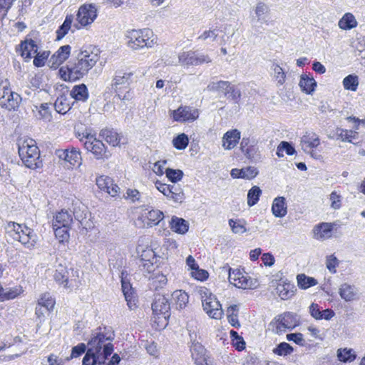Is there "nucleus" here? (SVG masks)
I'll return each instance as SVG.
<instances>
[{
	"instance_id": "nucleus-1",
	"label": "nucleus",
	"mask_w": 365,
	"mask_h": 365,
	"mask_svg": "<svg viewBox=\"0 0 365 365\" xmlns=\"http://www.w3.org/2000/svg\"><path fill=\"white\" fill-rule=\"evenodd\" d=\"M113 339L114 334L106 328H98L93 331L88 342L83 365H105L108 357L113 351Z\"/></svg>"
},
{
	"instance_id": "nucleus-2",
	"label": "nucleus",
	"mask_w": 365,
	"mask_h": 365,
	"mask_svg": "<svg viewBox=\"0 0 365 365\" xmlns=\"http://www.w3.org/2000/svg\"><path fill=\"white\" fill-rule=\"evenodd\" d=\"M99 60V50L96 48L82 49L74 62L61 67L59 76L64 81H74L83 78Z\"/></svg>"
},
{
	"instance_id": "nucleus-3",
	"label": "nucleus",
	"mask_w": 365,
	"mask_h": 365,
	"mask_svg": "<svg viewBox=\"0 0 365 365\" xmlns=\"http://www.w3.org/2000/svg\"><path fill=\"white\" fill-rule=\"evenodd\" d=\"M19 155L24 164L29 168L36 169L41 166L40 150L32 138H21L18 141Z\"/></svg>"
},
{
	"instance_id": "nucleus-4",
	"label": "nucleus",
	"mask_w": 365,
	"mask_h": 365,
	"mask_svg": "<svg viewBox=\"0 0 365 365\" xmlns=\"http://www.w3.org/2000/svg\"><path fill=\"white\" fill-rule=\"evenodd\" d=\"M6 230L9 236L29 250L33 249L38 241V237L34 231L25 225L9 222Z\"/></svg>"
},
{
	"instance_id": "nucleus-5",
	"label": "nucleus",
	"mask_w": 365,
	"mask_h": 365,
	"mask_svg": "<svg viewBox=\"0 0 365 365\" xmlns=\"http://www.w3.org/2000/svg\"><path fill=\"white\" fill-rule=\"evenodd\" d=\"M133 76L131 72L118 71L112 80L111 89L115 93V98L123 101H130L133 98V93L129 88L130 78Z\"/></svg>"
},
{
	"instance_id": "nucleus-6",
	"label": "nucleus",
	"mask_w": 365,
	"mask_h": 365,
	"mask_svg": "<svg viewBox=\"0 0 365 365\" xmlns=\"http://www.w3.org/2000/svg\"><path fill=\"white\" fill-rule=\"evenodd\" d=\"M196 292L200 297L203 309L207 315L212 319H220L223 315V310L215 295L205 287H197Z\"/></svg>"
},
{
	"instance_id": "nucleus-7",
	"label": "nucleus",
	"mask_w": 365,
	"mask_h": 365,
	"mask_svg": "<svg viewBox=\"0 0 365 365\" xmlns=\"http://www.w3.org/2000/svg\"><path fill=\"white\" fill-rule=\"evenodd\" d=\"M128 44L133 50L151 48L157 43L153 31L148 29L132 30L128 32Z\"/></svg>"
},
{
	"instance_id": "nucleus-8",
	"label": "nucleus",
	"mask_w": 365,
	"mask_h": 365,
	"mask_svg": "<svg viewBox=\"0 0 365 365\" xmlns=\"http://www.w3.org/2000/svg\"><path fill=\"white\" fill-rule=\"evenodd\" d=\"M79 139L83 143L86 150L91 152L96 160L105 161L111 157L110 151L101 140L97 139L94 135L83 133L82 137Z\"/></svg>"
},
{
	"instance_id": "nucleus-9",
	"label": "nucleus",
	"mask_w": 365,
	"mask_h": 365,
	"mask_svg": "<svg viewBox=\"0 0 365 365\" xmlns=\"http://www.w3.org/2000/svg\"><path fill=\"white\" fill-rule=\"evenodd\" d=\"M223 269L228 272L230 284L240 289H254L257 287V281L251 278L247 273L239 269H232L230 267H224Z\"/></svg>"
},
{
	"instance_id": "nucleus-10",
	"label": "nucleus",
	"mask_w": 365,
	"mask_h": 365,
	"mask_svg": "<svg viewBox=\"0 0 365 365\" xmlns=\"http://www.w3.org/2000/svg\"><path fill=\"white\" fill-rule=\"evenodd\" d=\"M21 101V96L9 88L7 81L0 83V106L9 110H16Z\"/></svg>"
},
{
	"instance_id": "nucleus-11",
	"label": "nucleus",
	"mask_w": 365,
	"mask_h": 365,
	"mask_svg": "<svg viewBox=\"0 0 365 365\" xmlns=\"http://www.w3.org/2000/svg\"><path fill=\"white\" fill-rule=\"evenodd\" d=\"M97 17V9L94 4H83L78 9L76 14L77 24L73 26L76 29H80L91 24Z\"/></svg>"
},
{
	"instance_id": "nucleus-12",
	"label": "nucleus",
	"mask_w": 365,
	"mask_h": 365,
	"mask_svg": "<svg viewBox=\"0 0 365 365\" xmlns=\"http://www.w3.org/2000/svg\"><path fill=\"white\" fill-rule=\"evenodd\" d=\"M270 325L272 326L273 331L281 334L294 329L297 326V321L292 313L284 312L276 317Z\"/></svg>"
},
{
	"instance_id": "nucleus-13",
	"label": "nucleus",
	"mask_w": 365,
	"mask_h": 365,
	"mask_svg": "<svg viewBox=\"0 0 365 365\" xmlns=\"http://www.w3.org/2000/svg\"><path fill=\"white\" fill-rule=\"evenodd\" d=\"M178 61L183 66H199L211 62V58L208 55L197 51H187L179 53Z\"/></svg>"
},
{
	"instance_id": "nucleus-14",
	"label": "nucleus",
	"mask_w": 365,
	"mask_h": 365,
	"mask_svg": "<svg viewBox=\"0 0 365 365\" xmlns=\"http://www.w3.org/2000/svg\"><path fill=\"white\" fill-rule=\"evenodd\" d=\"M155 187L168 199L175 202L181 203L185 200V194L179 185H167L160 181H156Z\"/></svg>"
},
{
	"instance_id": "nucleus-15",
	"label": "nucleus",
	"mask_w": 365,
	"mask_h": 365,
	"mask_svg": "<svg viewBox=\"0 0 365 365\" xmlns=\"http://www.w3.org/2000/svg\"><path fill=\"white\" fill-rule=\"evenodd\" d=\"M199 116V112L197 108L189 106H181L173 113V119L175 121H193Z\"/></svg>"
},
{
	"instance_id": "nucleus-16",
	"label": "nucleus",
	"mask_w": 365,
	"mask_h": 365,
	"mask_svg": "<svg viewBox=\"0 0 365 365\" xmlns=\"http://www.w3.org/2000/svg\"><path fill=\"white\" fill-rule=\"evenodd\" d=\"M152 309L155 314H162L166 319L170 317V304L168 299L162 294L155 295L152 304Z\"/></svg>"
},
{
	"instance_id": "nucleus-17",
	"label": "nucleus",
	"mask_w": 365,
	"mask_h": 365,
	"mask_svg": "<svg viewBox=\"0 0 365 365\" xmlns=\"http://www.w3.org/2000/svg\"><path fill=\"white\" fill-rule=\"evenodd\" d=\"M56 153L60 159L65 160L71 165H81V152L75 148L59 150Z\"/></svg>"
},
{
	"instance_id": "nucleus-18",
	"label": "nucleus",
	"mask_w": 365,
	"mask_h": 365,
	"mask_svg": "<svg viewBox=\"0 0 365 365\" xmlns=\"http://www.w3.org/2000/svg\"><path fill=\"white\" fill-rule=\"evenodd\" d=\"M71 48L69 45L61 46L50 58L48 61V66L53 68L58 67L68 58L71 54Z\"/></svg>"
},
{
	"instance_id": "nucleus-19",
	"label": "nucleus",
	"mask_w": 365,
	"mask_h": 365,
	"mask_svg": "<svg viewBox=\"0 0 365 365\" xmlns=\"http://www.w3.org/2000/svg\"><path fill=\"white\" fill-rule=\"evenodd\" d=\"M96 185L99 189L106 192L112 197L118 195L120 187L114 183L113 180L108 176H100L96 178Z\"/></svg>"
},
{
	"instance_id": "nucleus-20",
	"label": "nucleus",
	"mask_w": 365,
	"mask_h": 365,
	"mask_svg": "<svg viewBox=\"0 0 365 365\" xmlns=\"http://www.w3.org/2000/svg\"><path fill=\"white\" fill-rule=\"evenodd\" d=\"M320 144L319 135L313 131H306L300 140L302 149L307 152L308 150L317 148Z\"/></svg>"
},
{
	"instance_id": "nucleus-21",
	"label": "nucleus",
	"mask_w": 365,
	"mask_h": 365,
	"mask_svg": "<svg viewBox=\"0 0 365 365\" xmlns=\"http://www.w3.org/2000/svg\"><path fill=\"white\" fill-rule=\"evenodd\" d=\"M339 294L346 302H352L359 299L357 288L348 283H343L339 289Z\"/></svg>"
},
{
	"instance_id": "nucleus-22",
	"label": "nucleus",
	"mask_w": 365,
	"mask_h": 365,
	"mask_svg": "<svg viewBox=\"0 0 365 365\" xmlns=\"http://www.w3.org/2000/svg\"><path fill=\"white\" fill-rule=\"evenodd\" d=\"M333 225L328 222H322L315 226L313 230V236L319 240H324L331 237Z\"/></svg>"
},
{
	"instance_id": "nucleus-23",
	"label": "nucleus",
	"mask_w": 365,
	"mask_h": 365,
	"mask_svg": "<svg viewBox=\"0 0 365 365\" xmlns=\"http://www.w3.org/2000/svg\"><path fill=\"white\" fill-rule=\"evenodd\" d=\"M240 139V132L238 130H229L222 137V147L225 150H231L237 145Z\"/></svg>"
},
{
	"instance_id": "nucleus-24",
	"label": "nucleus",
	"mask_w": 365,
	"mask_h": 365,
	"mask_svg": "<svg viewBox=\"0 0 365 365\" xmlns=\"http://www.w3.org/2000/svg\"><path fill=\"white\" fill-rule=\"evenodd\" d=\"M137 251L138 253L141 252L140 257L143 267H148L147 269L149 270L150 267H152L154 262H156V255L153 249L146 247L143 249V247H138Z\"/></svg>"
},
{
	"instance_id": "nucleus-25",
	"label": "nucleus",
	"mask_w": 365,
	"mask_h": 365,
	"mask_svg": "<svg viewBox=\"0 0 365 365\" xmlns=\"http://www.w3.org/2000/svg\"><path fill=\"white\" fill-rule=\"evenodd\" d=\"M73 103L74 102L71 101L70 96L63 94L56 98L54 108L58 113L66 114L70 110Z\"/></svg>"
},
{
	"instance_id": "nucleus-26",
	"label": "nucleus",
	"mask_w": 365,
	"mask_h": 365,
	"mask_svg": "<svg viewBox=\"0 0 365 365\" xmlns=\"http://www.w3.org/2000/svg\"><path fill=\"white\" fill-rule=\"evenodd\" d=\"M21 55L24 58L31 59L38 51V46L32 39L25 40L20 44Z\"/></svg>"
},
{
	"instance_id": "nucleus-27",
	"label": "nucleus",
	"mask_w": 365,
	"mask_h": 365,
	"mask_svg": "<svg viewBox=\"0 0 365 365\" xmlns=\"http://www.w3.org/2000/svg\"><path fill=\"white\" fill-rule=\"evenodd\" d=\"M73 221L72 215L67 210L58 212L53 220V227L56 226L69 227Z\"/></svg>"
},
{
	"instance_id": "nucleus-28",
	"label": "nucleus",
	"mask_w": 365,
	"mask_h": 365,
	"mask_svg": "<svg viewBox=\"0 0 365 365\" xmlns=\"http://www.w3.org/2000/svg\"><path fill=\"white\" fill-rule=\"evenodd\" d=\"M100 136L110 145L115 147L119 145L121 136L113 129L106 128L100 132Z\"/></svg>"
},
{
	"instance_id": "nucleus-29",
	"label": "nucleus",
	"mask_w": 365,
	"mask_h": 365,
	"mask_svg": "<svg viewBox=\"0 0 365 365\" xmlns=\"http://www.w3.org/2000/svg\"><path fill=\"white\" fill-rule=\"evenodd\" d=\"M74 16L73 15H67L61 26L56 31V39L61 40L63 38L68 32L71 30L72 32L75 31V27L73 26Z\"/></svg>"
},
{
	"instance_id": "nucleus-30",
	"label": "nucleus",
	"mask_w": 365,
	"mask_h": 365,
	"mask_svg": "<svg viewBox=\"0 0 365 365\" xmlns=\"http://www.w3.org/2000/svg\"><path fill=\"white\" fill-rule=\"evenodd\" d=\"M70 97L76 101H86L88 98V91L86 86L83 83L74 86L71 92Z\"/></svg>"
},
{
	"instance_id": "nucleus-31",
	"label": "nucleus",
	"mask_w": 365,
	"mask_h": 365,
	"mask_svg": "<svg viewBox=\"0 0 365 365\" xmlns=\"http://www.w3.org/2000/svg\"><path fill=\"white\" fill-rule=\"evenodd\" d=\"M273 215L277 217H282L287 213L286 200L284 197H276L272 205Z\"/></svg>"
},
{
	"instance_id": "nucleus-32",
	"label": "nucleus",
	"mask_w": 365,
	"mask_h": 365,
	"mask_svg": "<svg viewBox=\"0 0 365 365\" xmlns=\"http://www.w3.org/2000/svg\"><path fill=\"white\" fill-rule=\"evenodd\" d=\"M357 21L351 13H346L339 21L338 26L341 29L350 30L357 26Z\"/></svg>"
},
{
	"instance_id": "nucleus-33",
	"label": "nucleus",
	"mask_w": 365,
	"mask_h": 365,
	"mask_svg": "<svg viewBox=\"0 0 365 365\" xmlns=\"http://www.w3.org/2000/svg\"><path fill=\"white\" fill-rule=\"evenodd\" d=\"M299 86L303 92L307 94H311L315 90L317 83L313 78H310L307 75H302Z\"/></svg>"
},
{
	"instance_id": "nucleus-34",
	"label": "nucleus",
	"mask_w": 365,
	"mask_h": 365,
	"mask_svg": "<svg viewBox=\"0 0 365 365\" xmlns=\"http://www.w3.org/2000/svg\"><path fill=\"white\" fill-rule=\"evenodd\" d=\"M191 354L196 365H207L205 349L200 344H195L191 348Z\"/></svg>"
},
{
	"instance_id": "nucleus-35",
	"label": "nucleus",
	"mask_w": 365,
	"mask_h": 365,
	"mask_svg": "<svg viewBox=\"0 0 365 365\" xmlns=\"http://www.w3.org/2000/svg\"><path fill=\"white\" fill-rule=\"evenodd\" d=\"M172 297L174 304L178 309L185 308L189 302L188 294L182 290H175L173 292Z\"/></svg>"
},
{
	"instance_id": "nucleus-36",
	"label": "nucleus",
	"mask_w": 365,
	"mask_h": 365,
	"mask_svg": "<svg viewBox=\"0 0 365 365\" xmlns=\"http://www.w3.org/2000/svg\"><path fill=\"white\" fill-rule=\"evenodd\" d=\"M208 91H215L222 93L225 96L230 93V83L228 81H220L217 82H210L207 86Z\"/></svg>"
},
{
	"instance_id": "nucleus-37",
	"label": "nucleus",
	"mask_w": 365,
	"mask_h": 365,
	"mask_svg": "<svg viewBox=\"0 0 365 365\" xmlns=\"http://www.w3.org/2000/svg\"><path fill=\"white\" fill-rule=\"evenodd\" d=\"M171 230L179 234H184L188 230V223L182 218L173 217L170 222Z\"/></svg>"
},
{
	"instance_id": "nucleus-38",
	"label": "nucleus",
	"mask_w": 365,
	"mask_h": 365,
	"mask_svg": "<svg viewBox=\"0 0 365 365\" xmlns=\"http://www.w3.org/2000/svg\"><path fill=\"white\" fill-rule=\"evenodd\" d=\"M68 270L66 267L58 264L53 274L54 279L59 284H63L67 288L68 286Z\"/></svg>"
},
{
	"instance_id": "nucleus-39",
	"label": "nucleus",
	"mask_w": 365,
	"mask_h": 365,
	"mask_svg": "<svg viewBox=\"0 0 365 365\" xmlns=\"http://www.w3.org/2000/svg\"><path fill=\"white\" fill-rule=\"evenodd\" d=\"M22 292V287L20 286H16L8 289H4L3 287H1L0 302L13 299L19 296Z\"/></svg>"
},
{
	"instance_id": "nucleus-40",
	"label": "nucleus",
	"mask_w": 365,
	"mask_h": 365,
	"mask_svg": "<svg viewBox=\"0 0 365 365\" xmlns=\"http://www.w3.org/2000/svg\"><path fill=\"white\" fill-rule=\"evenodd\" d=\"M55 303V299L51 297L49 293L46 292L41 294L38 300L37 305L44 308L46 312H51L53 310Z\"/></svg>"
},
{
	"instance_id": "nucleus-41",
	"label": "nucleus",
	"mask_w": 365,
	"mask_h": 365,
	"mask_svg": "<svg viewBox=\"0 0 365 365\" xmlns=\"http://www.w3.org/2000/svg\"><path fill=\"white\" fill-rule=\"evenodd\" d=\"M277 292L282 299H288L294 295L293 286L290 284H279L277 287Z\"/></svg>"
},
{
	"instance_id": "nucleus-42",
	"label": "nucleus",
	"mask_w": 365,
	"mask_h": 365,
	"mask_svg": "<svg viewBox=\"0 0 365 365\" xmlns=\"http://www.w3.org/2000/svg\"><path fill=\"white\" fill-rule=\"evenodd\" d=\"M297 284L299 288L306 289L317 284V281L314 277L306 276L304 274H298Z\"/></svg>"
},
{
	"instance_id": "nucleus-43",
	"label": "nucleus",
	"mask_w": 365,
	"mask_h": 365,
	"mask_svg": "<svg viewBox=\"0 0 365 365\" xmlns=\"http://www.w3.org/2000/svg\"><path fill=\"white\" fill-rule=\"evenodd\" d=\"M344 89L356 91L359 86V78L356 75L349 74L343 79Z\"/></svg>"
},
{
	"instance_id": "nucleus-44",
	"label": "nucleus",
	"mask_w": 365,
	"mask_h": 365,
	"mask_svg": "<svg viewBox=\"0 0 365 365\" xmlns=\"http://www.w3.org/2000/svg\"><path fill=\"white\" fill-rule=\"evenodd\" d=\"M163 212L159 210H151L147 213L148 225H157L163 219Z\"/></svg>"
},
{
	"instance_id": "nucleus-45",
	"label": "nucleus",
	"mask_w": 365,
	"mask_h": 365,
	"mask_svg": "<svg viewBox=\"0 0 365 365\" xmlns=\"http://www.w3.org/2000/svg\"><path fill=\"white\" fill-rule=\"evenodd\" d=\"M357 132L352 130H344L340 128L336 129V134L338 138H340L344 142H351L352 139L356 138Z\"/></svg>"
},
{
	"instance_id": "nucleus-46",
	"label": "nucleus",
	"mask_w": 365,
	"mask_h": 365,
	"mask_svg": "<svg viewBox=\"0 0 365 365\" xmlns=\"http://www.w3.org/2000/svg\"><path fill=\"white\" fill-rule=\"evenodd\" d=\"M262 190L257 186H253L248 192L247 194V204L252 207L257 204L259 200Z\"/></svg>"
},
{
	"instance_id": "nucleus-47",
	"label": "nucleus",
	"mask_w": 365,
	"mask_h": 365,
	"mask_svg": "<svg viewBox=\"0 0 365 365\" xmlns=\"http://www.w3.org/2000/svg\"><path fill=\"white\" fill-rule=\"evenodd\" d=\"M337 356L339 361L342 362H351L355 358L356 355L352 349H339L337 351Z\"/></svg>"
},
{
	"instance_id": "nucleus-48",
	"label": "nucleus",
	"mask_w": 365,
	"mask_h": 365,
	"mask_svg": "<svg viewBox=\"0 0 365 365\" xmlns=\"http://www.w3.org/2000/svg\"><path fill=\"white\" fill-rule=\"evenodd\" d=\"M189 143V139L187 135L181 133L173 140V146L178 150H185Z\"/></svg>"
},
{
	"instance_id": "nucleus-49",
	"label": "nucleus",
	"mask_w": 365,
	"mask_h": 365,
	"mask_svg": "<svg viewBox=\"0 0 365 365\" xmlns=\"http://www.w3.org/2000/svg\"><path fill=\"white\" fill-rule=\"evenodd\" d=\"M237 312V307L236 305H232L227 308V314L229 323L235 327H240V322L238 321L237 314L235 312Z\"/></svg>"
},
{
	"instance_id": "nucleus-50",
	"label": "nucleus",
	"mask_w": 365,
	"mask_h": 365,
	"mask_svg": "<svg viewBox=\"0 0 365 365\" xmlns=\"http://www.w3.org/2000/svg\"><path fill=\"white\" fill-rule=\"evenodd\" d=\"M274 72V78L277 82V86H282L285 82L286 75L282 67L277 64H274L272 66Z\"/></svg>"
},
{
	"instance_id": "nucleus-51",
	"label": "nucleus",
	"mask_w": 365,
	"mask_h": 365,
	"mask_svg": "<svg viewBox=\"0 0 365 365\" xmlns=\"http://www.w3.org/2000/svg\"><path fill=\"white\" fill-rule=\"evenodd\" d=\"M36 110L38 112L37 117L49 121L51 119V115L49 110V106L47 103H42L40 106H35Z\"/></svg>"
},
{
	"instance_id": "nucleus-52",
	"label": "nucleus",
	"mask_w": 365,
	"mask_h": 365,
	"mask_svg": "<svg viewBox=\"0 0 365 365\" xmlns=\"http://www.w3.org/2000/svg\"><path fill=\"white\" fill-rule=\"evenodd\" d=\"M293 348L291 345L286 342L280 343L275 349H274L273 352L279 356H287L292 353Z\"/></svg>"
},
{
	"instance_id": "nucleus-53",
	"label": "nucleus",
	"mask_w": 365,
	"mask_h": 365,
	"mask_svg": "<svg viewBox=\"0 0 365 365\" xmlns=\"http://www.w3.org/2000/svg\"><path fill=\"white\" fill-rule=\"evenodd\" d=\"M165 173L166 174L167 178L172 182H176L180 180L183 176V172L181 170L166 168Z\"/></svg>"
},
{
	"instance_id": "nucleus-54",
	"label": "nucleus",
	"mask_w": 365,
	"mask_h": 365,
	"mask_svg": "<svg viewBox=\"0 0 365 365\" xmlns=\"http://www.w3.org/2000/svg\"><path fill=\"white\" fill-rule=\"evenodd\" d=\"M339 259L334 255L326 257V267L331 274L336 272V267L339 266Z\"/></svg>"
},
{
	"instance_id": "nucleus-55",
	"label": "nucleus",
	"mask_w": 365,
	"mask_h": 365,
	"mask_svg": "<svg viewBox=\"0 0 365 365\" xmlns=\"http://www.w3.org/2000/svg\"><path fill=\"white\" fill-rule=\"evenodd\" d=\"M241 178L246 180L253 179L258 174L257 169L255 167L248 166L240 169Z\"/></svg>"
},
{
	"instance_id": "nucleus-56",
	"label": "nucleus",
	"mask_w": 365,
	"mask_h": 365,
	"mask_svg": "<svg viewBox=\"0 0 365 365\" xmlns=\"http://www.w3.org/2000/svg\"><path fill=\"white\" fill-rule=\"evenodd\" d=\"M68 227L56 226L53 227L56 237L58 239L60 242L67 241L69 238Z\"/></svg>"
},
{
	"instance_id": "nucleus-57",
	"label": "nucleus",
	"mask_w": 365,
	"mask_h": 365,
	"mask_svg": "<svg viewBox=\"0 0 365 365\" xmlns=\"http://www.w3.org/2000/svg\"><path fill=\"white\" fill-rule=\"evenodd\" d=\"M229 225L231 227L232 231L235 234H242L247 231L245 225L240 220L235 221L230 219L229 220Z\"/></svg>"
},
{
	"instance_id": "nucleus-58",
	"label": "nucleus",
	"mask_w": 365,
	"mask_h": 365,
	"mask_svg": "<svg viewBox=\"0 0 365 365\" xmlns=\"http://www.w3.org/2000/svg\"><path fill=\"white\" fill-rule=\"evenodd\" d=\"M48 53L46 51L42 53H36L34 59V64L37 67H41L44 65L46 59L48 58Z\"/></svg>"
},
{
	"instance_id": "nucleus-59",
	"label": "nucleus",
	"mask_w": 365,
	"mask_h": 365,
	"mask_svg": "<svg viewBox=\"0 0 365 365\" xmlns=\"http://www.w3.org/2000/svg\"><path fill=\"white\" fill-rule=\"evenodd\" d=\"M216 30H208L204 31L199 37L198 39L202 41L210 40L211 41H215L217 37Z\"/></svg>"
},
{
	"instance_id": "nucleus-60",
	"label": "nucleus",
	"mask_w": 365,
	"mask_h": 365,
	"mask_svg": "<svg viewBox=\"0 0 365 365\" xmlns=\"http://www.w3.org/2000/svg\"><path fill=\"white\" fill-rule=\"evenodd\" d=\"M86 350V346L83 343H81L73 347L70 358H76L83 354Z\"/></svg>"
},
{
	"instance_id": "nucleus-61",
	"label": "nucleus",
	"mask_w": 365,
	"mask_h": 365,
	"mask_svg": "<svg viewBox=\"0 0 365 365\" xmlns=\"http://www.w3.org/2000/svg\"><path fill=\"white\" fill-rule=\"evenodd\" d=\"M191 276L197 280H205L208 277V272L204 269H200L199 267L191 272Z\"/></svg>"
},
{
	"instance_id": "nucleus-62",
	"label": "nucleus",
	"mask_w": 365,
	"mask_h": 365,
	"mask_svg": "<svg viewBox=\"0 0 365 365\" xmlns=\"http://www.w3.org/2000/svg\"><path fill=\"white\" fill-rule=\"evenodd\" d=\"M140 193L135 189H128L125 197L129 199L131 202H135L140 200Z\"/></svg>"
},
{
	"instance_id": "nucleus-63",
	"label": "nucleus",
	"mask_w": 365,
	"mask_h": 365,
	"mask_svg": "<svg viewBox=\"0 0 365 365\" xmlns=\"http://www.w3.org/2000/svg\"><path fill=\"white\" fill-rule=\"evenodd\" d=\"M287 339L292 341L299 345H303L304 342L303 335L301 333L289 334L287 335Z\"/></svg>"
},
{
	"instance_id": "nucleus-64",
	"label": "nucleus",
	"mask_w": 365,
	"mask_h": 365,
	"mask_svg": "<svg viewBox=\"0 0 365 365\" xmlns=\"http://www.w3.org/2000/svg\"><path fill=\"white\" fill-rule=\"evenodd\" d=\"M279 151H284L288 155H292L295 153V149L288 142L282 141L279 143Z\"/></svg>"
}]
</instances>
